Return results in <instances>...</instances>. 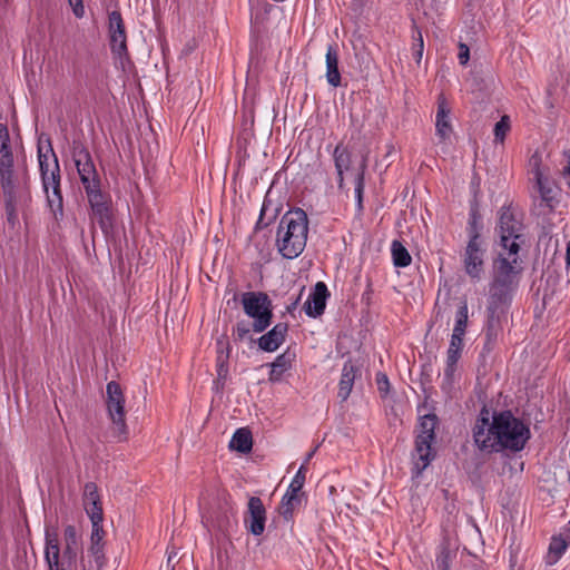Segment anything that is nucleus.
Returning <instances> with one entry per match:
<instances>
[{
  "mask_svg": "<svg viewBox=\"0 0 570 570\" xmlns=\"http://www.w3.org/2000/svg\"><path fill=\"white\" fill-rule=\"evenodd\" d=\"M472 432L474 444L487 453L520 451L530 438L529 428L510 411L495 413L490 421L489 411L482 410Z\"/></svg>",
  "mask_w": 570,
  "mask_h": 570,
  "instance_id": "1",
  "label": "nucleus"
},
{
  "mask_svg": "<svg viewBox=\"0 0 570 570\" xmlns=\"http://www.w3.org/2000/svg\"><path fill=\"white\" fill-rule=\"evenodd\" d=\"M521 224L513 217L509 208H502L499 218V252L494 263V287L511 286L520 272L518 253L520 249Z\"/></svg>",
  "mask_w": 570,
  "mask_h": 570,
  "instance_id": "2",
  "label": "nucleus"
},
{
  "mask_svg": "<svg viewBox=\"0 0 570 570\" xmlns=\"http://www.w3.org/2000/svg\"><path fill=\"white\" fill-rule=\"evenodd\" d=\"M72 160L86 191L94 218L98 220L101 228H106L109 223L108 198L101 190V178L89 150L82 144L75 141Z\"/></svg>",
  "mask_w": 570,
  "mask_h": 570,
  "instance_id": "3",
  "label": "nucleus"
},
{
  "mask_svg": "<svg viewBox=\"0 0 570 570\" xmlns=\"http://www.w3.org/2000/svg\"><path fill=\"white\" fill-rule=\"evenodd\" d=\"M27 189V174L14 157L7 125L0 124V190L3 198H21Z\"/></svg>",
  "mask_w": 570,
  "mask_h": 570,
  "instance_id": "4",
  "label": "nucleus"
},
{
  "mask_svg": "<svg viewBox=\"0 0 570 570\" xmlns=\"http://www.w3.org/2000/svg\"><path fill=\"white\" fill-rule=\"evenodd\" d=\"M308 235V218L303 209L287 212L277 227L276 245L287 259L298 257L304 250Z\"/></svg>",
  "mask_w": 570,
  "mask_h": 570,
  "instance_id": "5",
  "label": "nucleus"
},
{
  "mask_svg": "<svg viewBox=\"0 0 570 570\" xmlns=\"http://www.w3.org/2000/svg\"><path fill=\"white\" fill-rule=\"evenodd\" d=\"M38 159L48 206L56 218L61 217L63 213V202L60 189L58 159L50 146H48L46 150L39 146Z\"/></svg>",
  "mask_w": 570,
  "mask_h": 570,
  "instance_id": "6",
  "label": "nucleus"
},
{
  "mask_svg": "<svg viewBox=\"0 0 570 570\" xmlns=\"http://www.w3.org/2000/svg\"><path fill=\"white\" fill-rule=\"evenodd\" d=\"M61 537H46L45 556L50 570H76L77 537H66V548L60 553Z\"/></svg>",
  "mask_w": 570,
  "mask_h": 570,
  "instance_id": "7",
  "label": "nucleus"
},
{
  "mask_svg": "<svg viewBox=\"0 0 570 570\" xmlns=\"http://www.w3.org/2000/svg\"><path fill=\"white\" fill-rule=\"evenodd\" d=\"M435 425V415H424L420 421V433L416 436L415 454L413 456V472L416 475L421 474L433 459L431 443L434 440Z\"/></svg>",
  "mask_w": 570,
  "mask_h": 570,
  "instance_id": "8",
  "label": "nucleus"
},
{
  "mask_svg": "<svg viewBox=\"0 0 570 570\" xmlns=\"http://www.w3.org/2000/svg\"><path fill=\"white\" fill-rule=\"evenodd\" d=\"M245 313L254 318L253 330L257 333L265 331L272 318L271 302L266 294L248 292L242 297Z\"/></svg>",
  "mask_w": 570,
  "mask_h": 570,
  "instance_id": "9",
  "label": "nucleus"
},
{
  "mask_svg": "<svg viewBox=\"0 0 570 570\" xmlns=\"http://www.w3.org/2000/svg\"><path fill=\"white\" fill-rule=\"evenodd\" d=\"M106 404L109 417L112 422L114 434L119 440L127 436V425L125 420V396L118 383L111 381L106 387Z\"/></svg>",
  "mask_w": 570,
  "mask_h": 570,
  "instance_id": "10",
  "label": "nucleus"
},
{
  "mask_svg": "<svg viewBox=\"0 0 570 570\" xmlns=\"http://www.w3.org/2000/svg\"><path fill=\"white\" fill-rule=\"evenodd\" d=\"M83 507L92 524L91 534H99L101 531L104 513L98 488L94 482L85 484Z\"/></svg>",
  "mask_w": 570,
  "mask_h": 570,
  "instance_id": "11",
  "label": "nucleus"
},
{
  "mask_svg": "<svg viewBox=\"0 0 570 570\" xmlns=\"http://www.w3.org/2000/svg\"><path fill=\"white\" fill-rule=\"evenodd\" d=\"M108 33L110 48L119 58L127 56V36L125 23L118 11H111L108 17Z\"/></svg>",
  "mask_w": 570,
  "mask_h": 570,
  "instance_id": "12",
  "label": "nucleus"
},
{
  "mask_svg": "<svg viewBox=\"0 0 570 570\" xmlns=\"http://www.w3.org/2000/svg\"><path fill=\"white\" fill-rule=\"evenodd\" d=\"M482 242L479 235H473L466 246L464 255V265L466 273L473 277L479 278L482 273L483 266Z\"/></svg>",
  "mask_w": 570,
  "mask_h": 570,
  "instance_id": "13",
  "label": "nucleus"
},
{
  "mask_svg": "<svg viewBox=\"0 0 570 570\" xmlns=\"http://www.w3.org/2000/svg\"><path fill=\"white\" fill-rule=\"evenodd\" d=\"M266 510L262 500L252 497L247 504L245 523L252 534H262L265 530Z\"/></svg>",
  "mask_w": 570,
  "mask_h": 570,
  "instance_id": "14",
  "label": "nucleus"
},
{
  "mask_svg": "<svg viewBox=\"0 0 570 570\" xmlns=\"http://www.w3.org/2000/svg\"><path fill=\"white\" fill-rule=\"evenodd\" d=\"M301 504L302 495L285 493L277 509L278 515L274 519V522L277 524V529L282 531L289 530L287 525L289 524L294 512L299 509Z\"/></svg>",
  "mask_w": 570,
  "mask_h": 570,
  "instance_id": "15",
  "label": "nucleus"
},
{
  "mask_svg": "<svg viewBox=\"0 0 570 570\" xmlns=\"http://www.w3.org/2000/svg\"><path fill=\"white\" fill-rule=\"evenodd\" d=\"M327 296L328 291L326 285L322 282H318L315 285L313 293L304 304L306 314L313 317L321 315L324 312Z\"/></svg>",
  "mask_w": 570,
  "mask_h": 570,
  "instance_id": "16",
  "label": "nucleus"
},
{
  "mask_svg": "<svg viewBox=\"0 0 570 570\" xmlns=\"http://www.w3.org/2000/svg\"><path fill=\"white\" fill-rule=\"evenodd\" d=\"M450 108L446 104V100L443 96L439 97L438 100V112H436V135L440 137L441 141H445L450 138L452 132V127L450 124Z\"/></svg>",
  "mask_w": 570,
  "mask_h": 570,
  "instance_id": "17",
  "label": "nucleus"
},
{
  "mask_svg": "<svg viewBox=\"0 0 570 570\" xmlns=\"http://www.w3.org/2000/svg\"><path fill=\"white\" fill-rule=\"evenodd\" d=\"M286 333L287 325L278 323L268 333L259 337L258 345L264 351L274 352L284 342Z\"/></svg>",
  "mask_w": 570,
  "mask_h": 570,
  "instance_id": "18",
  "label": "nucleus"
},
{
  "mask_svg": "<svg viewBox=\"0 0 570 570\" xmlns=\"http://www.w3.org/2000/svg\"><path fill=\"white\" fill-rule=\"evenodd\" d=\"M462 347H463V337H458L456 335H452L450 345L448 348L446 367L444 370L445 379L449 382H451L454 376L455 366L460 358Z\"/></svg>",
  "mask_w": 570,
  "mask_h": 570,
  "instance_id": "19",
  "label": "nucleus"
},
{
  "mask_svg": "<svg viewBox=\"0 0 570 570\" xmlns=\"http://www.w3.org/2000/svg\"><path fill=\"white\" fill-rule=\"evenodd\" d=\"M326 80L333 87L341 85V73L338 70V51L335 46H328L325 55Z\"/></svg>",
  "mask_w": 570,
  "mask_h": 570,
  "instance_id": "20",
  "label": "nucleus"
},
{
  "mask_svg": "<svg viewBox=\"0 0 570 570\" xmlns=\"http://www.w3.org/2000/svg\"><path fill=\"white\" fill-rule=\"evenodd\" d=\"M357 372V367L351 361L344 364L338 384V397L342 401L350 396Z\"/></svg>",
  "mask_w": 570,
  "mask_h": 570,
  "instance_id": "21",
  "label": "nucleus"
},
{
  "mask_svg": "<svg viewBox=\"0 0 570 570\" xmlns=\"http://www.w3.org/2000/svg\"><path fill=\"white\" fill-rule=\"evenodd\" d=\"M552 537L547 554L544 557V562L547 566L556 564L564 554L568 547L570 546V537Z\"/></svg>",
  "mask_w": 570,
  "mask_h": 570,
  "instance_id": "22",
  "label": "nucleus"
},
{
  "mask_svg": "<svg viewBox=\"0 0 570 570\" xmlns=\"http://www.w3.org/2000/svg\"><path fill=\"white\" fill-rule=\"evenodd\" d=\"M333 157H334L337 176L340 178V187L342 188L343 180H344V173L350 171L351 154L348 153V150L345 147H343L342 145H337L334 150Z\"/></svg>",
  "mask_w": 570,
  "mask_h": 570,
  "instance_id": "23",
  "label": "nucleus"
},
{
  "mask_svg": "<svg viewBox=\"0 0 570 570\" xmlns=\"http://www.w3.org/2000/svg\"><path fill=\"white\" fill-rule=\"evenodd\" d=\"M252 446H253V440H252V434L249 432V430L247 429H238L230 442H229V448L232 450H235V451H238L240 453H247L252 450Z\"/></svg>",
  "mask_w": 570,
  "mask_h": 570,
  "instance_id": "24",
  "label": "nucleus"
},
{
  "mask_svg": "<svg viewBox=\"0 0 570 570\" xmlns=\"http://www.w3.org/2000/svg\"><path fill=\"white\" fill-rule=\"evenodd\" d=\"M292 358L287 354L278 355L275 361L272 363L269 381L277 382L281 380L282 375L291 367Z\"/></svg>",
  "mask_w": 570,
  "mask_h": 570,
  "instance_id": "25",
  "label": "nucleus"
},
{
  "mask_svg": "<svg viewBox=\"0 0 570 570\" xmlns=\"http://www.w3.org/2000/svg\"><path fill=\"white\" fill-rule=\"evenodd\" d=\"M393 263L397 267H406L411 264V255L399 240H393L391 246Z\"/></svg>",
  "mask_w": 570,
  "mask_h": 570,
  "instance_id": "26",
  "label": "nucleus"
},
{
  "mask_svg": "<svg viewBox=\"0 0 570 570\" xmlns=\"http://www.w3.org/2000/svg\"><path fill=\"white\" fill-rule=\"evenodd\" d=\"M37 564L36 557L28 556L26 548L22 551L18 550L13 560V570H35Z\"/></svg>",
  "mask_w": 570,
  "mask_h": 570,
  "instance_id": "27",
  "label": "nucleus"
},
{
  "mask_svg": "<svg viewBox=\"0 0 570 570\" xmlns=\"http://www.w3.org/2000/svg\"><path fill=\"white\" fill-rule=\"evenodd\" d=\"M468 314H469L468 305L464 303L459 307V309L456 312L455 325H454L452 335H456L458 337H463V335L465 333L466 323H468Z\"/></svg>",
  "mask_w": 570,
  "mask_h": 570,
  "instance_id": "28",
  "label": "nucleus"
},
{
  "mask_svg": "<svg viewBox=\"0 0 570 570\" xmlns=\"http://www.w3.org/2000/svg\"><path fill=\"white\" fill-rule=\"evenodd\" d=\"M364 169H365V164L363 163L361 165L360 169L352 173L355 196H356L357 205L360 208L362 207V196H363V189H364Z\"/></svg>",
  "mask_w": 570,
  "mask_h": 570,
  "instance_id": "29",
  "label": "nucleus"
},
{
  "mask_svg": "<svg viewBox=\"0 0 570 570\" xmlns=\"http://www.w3.org/2000/svg\"><path fill=\"white\" fill-rule=\"evenodd\" d=\"M534 180L542 199L550 200L552 198V188L544 173H538Z\"/></svg>",
  "mask_w": 570,
  "mask_h": 570,
  "instance_id": "30",
  "label": "nucleus"
},
{
  "mask_svg": "<svg viewBox=\"0 0 570 570\" xmlns=\"http://www.w3.org/2000/svg\"><path fill=\"white\" fill-rule=\"evenodd\" d=\"M304 483H305V463L299 468V470L295 474L286 493L302 495L301 490H302Z\"/></svg>",
  "mask_w": 570,
  "mask_h": 570,
  "instance_id": "31",
  "label": "nucleus"
},
{
  "mask_svg": "<svg viewBox=\"0 0 570 570\" xmlns=\"http://www.w3.org/2000/svg\"><path fill=\"white\" fill-rule=\"evenodd\" d=\"M510 130V118L503 116L494 126L495 141L502 142Z\"/></svg>",
  "mask_w": 570,
  "mask_h": 570,
  "instance_id": "32",
  "label": "nucleus"
},
{
  "mask_svg": "<svg viewBox=\"0 0 570 570\" xmlns=\"http://www.w3.org/2000/svg\"><path fill=\"white\" fill-rule=\"evenodd\" d=\"M102 538L104 537H91L92 543H91L90 552H91L98 567H101V564L104 562Z\"/></svg>",
  "mask_w": 570,
  "mask_h": 570,
  "instance_id": "33",
  "label": "nucleus"
},
{
  "mask_svg": "<svg viewBox=\"0 0 570 570\" xmlns=\"http://www.w3.org/2000/svg\"><path fill=\"white\" fill-rule=\"evenodd\" d=\"M3 199H4V204H6L7 219H8L9 224L14 226L18 222L16 205L20 198H12L11 200L9 198H3Z\"/></svg>",
  "mask_w": 570,
  "mask_h": 570,
  "instance_id": "34",
  "label": "nucleus"
},
{
  "mask_svg": "<svg viewBox=\"0 0 570 570\" xmlns=\"http://www.w3.org/2000/svg\"><path fill=\"white\" fill-rule=\"evenodd\" d=\"M68 3L76 18L81 19L85 17L83 0H68Z\"/></svg>",
  "mask_w": 570,
  "mask_h": 570,
  "instance_id": "35",
  "label": "nucleus"
},
{
  "mask_svg": "<svg viewBox=\"0 0 570 570\" xmlns=\"http://www.w3.org/2000/svg\"><path fill=\"white\" fill-rule=\"evenodd\" d=\"M541 155L538 151H535L529 160V165L534 177L538 176V173H544L543 169L541 168Z\"/></svg>",
  "mask_w": 570,
  "mask_h": 570,
  "instance_id": "36",
  "label": "nucleus"
},
{
  "mask_svg": "<svg viewBox=\"0 0 570 570\" xmlns=\"http://www.w3.org/2000/svg\"><path fill=\"white\" fill-rule=\"evenodd\" d=\"M423 49H424L423 38H422L421 32H417L416 43H414V58L417 63H420L422 60Z\"/></svg>",
  "mask_w": 570,
  "mask_h": 570,
  "instance_id": "37",
  "label": "nucleus"
},
{
  "mask_svg": "<svg viewBox=\"0 0 570 570\" xmlns=\"http://www.w3.org/2000/svg\"><path fill=\"white\" fill-rule=\"evenodd\" d=\"M250 328L249 325L246 322H238L235 327V334L238 340L243 341L247 337L249 334Z\"/></svg>",
  "mask_w": 570,
  "mask_h": 570,
  "instance_id": "38",
  "label": "nucleus"
},
{
  "mask_svg": "<svg viewBox=\"0 0 570 570\" xmlns=\"http://www.w3.org/2000/svg\"><path fill=\"white\" fill-rule=\"evenodd\" d=\"M376 383L380 392L385 393L389 390L390 383L385 374L379 373L376 376Z\"/></svg>",
  "mask_w": 570,
  "mask_h": 570,
  "instance_id": "39",
  "label": "nucleus"
},
{
  "mask_svg": "<svg viewBox=\"0 0 570 570\" xmlns=\"http://www.w3.org/2000/svg\"><path fill=\"white\" fill-rule=\"evenodd\" d=\"M460 52H459V61L461 65H465L469 61L470 57V50L469 47L464 43H460L459 46Z\"/></svg>",
  "mask_w": 570,
  "mask_h": 570,
  "instance_id": "40",
  "label": "nucleus"
},
{
  "mask_svg": "<svg viewBox=\"0 0 570 570\" xmlns=\"http://www.w3.org/2000/svg\"><path fill=\"white\" fill-rule=\"evenodd\" d=\"M436 562H438L439 570H449V553L443 551L436 558Z\"/></svg>",
  "mask_w": 570,
  "mask_h": 570,
  "instance_id": "41",
  "label": "nucleus"
},
{
  "mask_svg": "<svg viewBox=\"0 0 570 570\" xmlns=\"http://www.w3.org/2000/svg\"><path fill=\"white\" fill-rule=\"evenodd\" d=\"M253 19H254L255 23H262L263 22L264 19H263V14H262L259 8L254 9V11H253Z\"/></svg>",
  "mask_w": 570,
  "mask_h": 570,
  "instance_id": "42",
  "label": "nucleus"
},
{
  "mask_svg": "<svg viewBox=\"0 0 570 570\" xmlns=\"http://www.w3.org/2000/svg\"><path fill=\"white\" fill-rule=\"evenodd\" d=\"M217 371H218V376H219V377H225V376H226V374H227V367H226V365H225V363H224V362H220V363L218 364V370H217Z\"/></svg>",
  "mask_w": 570,
  "mask_h": 570,
  "instance_id": "43",
  "label": "nucleus"
},
{
  "mask_svg": "<svg viewBox=\"0 0 570 570\" xmlns=\"http://www.w3.org/2000/svg\"><path fill=\"white\" fill-rule=\"evenodd\" d=\"M510 568H511V570H525L521 566L517 564V558L513 556H511V558H510Z\"/></svg>",
  "mask_w": 570,
  "mask_h": 570,
  "instance_id": "44",
  "label": "nucleus"
},
{
  "mask_svg": "<svg viewBox=\"0 0 570 570\" xmlns=\"http://www.w3.org/2000/svg\"><path fill=\"white\" fill-rule=\"evenodd\" d=\"M488 335L489 336H495L497 335V328H495V325H494L493 322L489 323Z\"/></svg>",
  "mask_w": 570,
  "mask_h": 570,
  "instance_id": "45",
  "label": "nucleus"
},
{
  "mask_svg": "<svg viewBox=\"0 0 570 570\" xmlns=\"http://www.w3.org/2000/svg\"><path fill=\"white\" fill-rule=\"evenodd\" d=\"M567 265L570 268V243L568 244V247H567Z\"/></svg>",
  "mask_w": 570,
  "mask_h": 570,
  "instance_id": "46",
  "label": "nucleus"
},
{
  "mask_svg": "<svg viewBox=\"0 0 570 570\" xmlns=\"http://www.w3.org/2000/svg\"><path fill=\"white\" fill-rule=\"evenodd\" d=\"M315 451H316V449H314L313 451H311V452L307 454L306 460H305V463H306V462H308V461L312 459V456L314 455Z\"/></svg>",
  "mask_w": 570,
  "mask_h": 570,
  "instance_id": "47",
  "label": "nucleus"
}]
</instances>
